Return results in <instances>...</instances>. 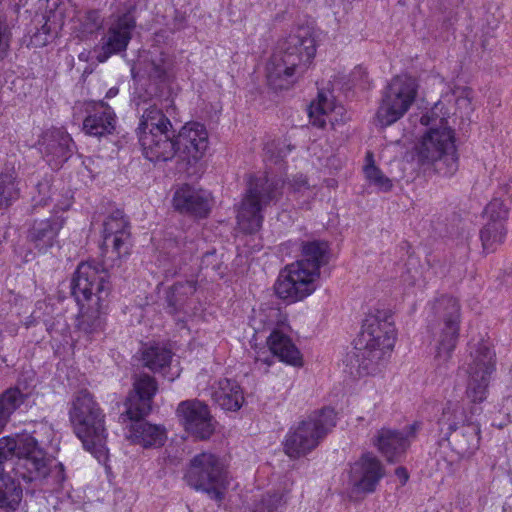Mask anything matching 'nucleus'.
Wrapping results in <instances>:
<instances>
[{"instance_id":"f257e3e1","label":"nucleus","mask_w":512,"mask_h":512,"mask_svg":"<svg viewBox=\"0 0 512 512\" xmlns=\"http://www.w3.org/2000/svg\"><path fill=\"white\" fill-rule=\"evenodd\" d=\"M451 114L443 100L436 102L420 117V123L428 129L416 145L419 162L433 165L444 176H451L458 169L454 131L448 125Z\"/></svg>"},{"instance_id":"f03ea898","label":"nucleus","mask_w":512,"mask_h":512,"mask_svg":"<svg viewBox=\"0 0 512 512\" xmlns=\"http://www.w3.org/2000/svg\"><path fill=\"white\" fill-rule=\"evenodd\" d=\"M316 54L314 32L309 26H299L280 43L270 57L267 80L275 89L288 88L296 74H302Z\"/></svg>"},{"instance_id":"7ed1b4c3","label":"nucleus","mask_w":512,"mask_h":512,"mask_svg":"<svg viewBox=\"0 0 512 512\" xmlns=\"http://www.w3.org/2000/svg\"><path fill=\"white\" fill-rule=\"evenodd\" d=\"M327 244L312 241L303 244L302 259L287 265L278 276L275 292L283 300L301 301L316 290L319 269L326 263Z\"/></svg>"},{"instance_id":"20e7f679","label":"nucleus","mask_w":512,"mask_h":512,"mask_svg":"<svg viewBox=\"0 0 512 512\" xmlns=\"http://www.w3.org/2000/svg\"><path fill=\"white\" fill-rule=\"evenodd\" d=\"M395 342V328L386 313L377 311L366 316L356 340L352 357L359 375L374 374L390 354Z\"/></svg>"},{"instance_id":"39448f33","label":"nucleus","mask_w":512,"mask_h":512,"mask_svg":"<svg viewBox=\"0 0 512 512\" xmlns=\"http://www.w3.org/2000/svg\"><path fill=\"white\" fill-rule=\"evenodd\" d=\"M68 415L73 431L81 440L83 447L99 462L106 461L108 449L105 416L93 395L87 390L76 392L70 401Z\"/></svg>"},{"instance_id":"423d86ee","label":"nucleus","mask_w":512,"mask_h":512,"mask_svg":"<svg viewBox=\"0 0 512 512\" xmlns=\"http://www.w3.org/2000/svg\"><path fill=\"white\" fill-rule=\"evenodd\" d=\"M71 289L78 302L94 301L97 307L96 312L81 314L78 328L86 334L100 331L103 325L100 312L111 290L108 271L99 263L82 262L74 274Z\"/></svg>"},{"instance_id":"0eeeda50","label":"nucleus","mask_w":512,"mask_h":512,"mask_svg":"<svg viewBox=\"0 0 512 512\" xmlns=\"http://www.w3.org/2000/svg\"><path fill=\"white\" fill-rule=\"evenodd\" d=\"M133 392L126 402V414L130 420H135L129 428L127 438L134 444L144 448L162 446L166 440L165 429L140 419L151 410L153 396L157 391V384L153 377L140 375L134 382Z\"/></svg>"},{"instance_id":"6e6552de","label":"nucleus","mask_w":512,"mask_h":512,"mask_svg":"<svg viewBox=\"0 0 512 512\" xmlns=\"http://www.w3.org/2000/svg\"><path fill=\"white\" fill-rule=\"evenodd\" d=\"M474 407L467 414L459 401L448 400L439 419L442 431L452 450L460 457H468L479 448L480 426L473 419L478 412Z\"/></svg>"},{"instance_id":"1a4fd4ad","label":"nucleus","mask_w":512,"mask_h":512,"mask_svg":"<svg viewBox=\"0 0 512 512\" xmlns=\"http://www.w3.org/2000/svg\"><path fill=\"white\" fill-rule=\"evenodd\" d=\"M280 183L261 175L250 179L247 192L237 213L239 228L246 233L258 231L263 222L262 211L280 196Z\"/></svg>"},{"instance_id":"9d476101","label":"nucleus","mask_w":512,"mask_h":512,"mask_svg":"<svg viewBox=\"0 0 512 512\" xmlns=\"http://www.w3.org/2000/svg\"><path fill=\"white\" fill-rule=\"evenodd\" d=\"M336 425V413L324 408L309 415L287 433L284 450L291 458L306 455L315 449L327 433Z\"/></svg>"},{"instance_id":"9b49d317","label":"nucleus","mask_w":512,"mask_h":512,"mask_svg":"<svg viewBox=\"0 0 512 512\" xmlns=\"http://www.w3.org/2000/svg\"><path fill=\"white\" fill-rule=\"evenodd\" d=\"M253 326L256 330H271L267 343L271 352L281 361L294 366L301 365L300 352L287 334L290 330L287 316L280 309L268 307L260 310L253 318Z\"/></svg>"},{"instance_id":"f8f14e48","label":"nucleus","mask_w":512,"mask_h":512,"mask_svg":"<svg viewBox=\"0 0 512 512\" xmlns=\"http://www.w3.org/2000/svg\"><path fill=\"white\" fill-rule=\"evenodd\" d=\"M418 85L408 75L394 77L382 92L376 121L382 127L392 125L401 119L414 103Z\"/></svg>"},{"instance_id":"ddd939ff","label":"nucleus","mask_w":512,"mask_h":512,"mask_svg":"<svg viewBox=\"0 0 512 512\" xmlns=\"http://www.w3.org/2000/svg\"><path fill=\"white\" fill-rule=\"evenodd\" d=\"M185 480L189 486L207 493L216 501L222 500L223 489L228 484L224 465L209 452L199 453L190 460Z\"/></svg>"},{"instance_id":"4468645a","label":"nucleus","mask_w":512,"mask_h":512,"mask_svg":"<svg viewBox=\"0 0 512 512\" xmlns=\"http://www.w3.org/2000/svg\"><path fill=\"white\" fill-rule=\"evenodd\" d=\"M495 353L485 343H479L470 352L466 396L470 402L481 403L487 398L488 384L494 371Z\"/></svg>"},{"instance_id":"2eb2a0df","label":"nucleus","mask_w":512,"mask_h":512,"mask_svg":"<svg viewBox=\"0 0 512 512\" xmlns=\"http://www.w3.org/2000/svg\"><path fill=\"white\" fill-rule=\"evenodd\" d=\"M436 308L442 312L444 324L436 339L434 363L437 368H442L451 359L456 346L459 330V304L455 298L443 296L437 301Z\"/></svg>"},{"instance_id":"dca6fc26","label":"nucleus","mask_w":512,"mask_h":512,"mask_svg":"<svg viewBox=\"0 0 512 512\" xmlns=\"http://www.w3.org/2000/svg\"><path fill=\"white\" fill-rule=\"evenodd\" d=\"M135 26V18L131 12L112 17L108 31L102 38L101 51L97 55V60L105 62L111 55L125 51Z\"/></svg>"},{"instance_id":"f3484780","label":"nucleus","mask_w":512,"mask_h":512,"mask_svg":"<svg viewBox=\"0 0 512 512\" xmlns=\"http://www.w3.org/2000/svg\"><path fill=\"white\" fill-rule=\"evenodd\" d=\"M44 439L34 437V444L31 449H25L22 456L15 460V463H8L11 473L18 479L25 482L42 481L50 472L48 459L45 452L39 447Z\"/></svg>"},{"instance_id":"a211bd4d","label":"nucleus","mask_w":512,"mask_h":512,"mask_svg":"<svg viewBox=\"0 0 512 512\" xmlns=\"http://www.w3.org/2000/svg\"><path fill=\"white\" fill-rule=\"evenodd\" d=\"M177 414L185 430L197 438L207 439L215 430L208 406L197 399L182 401Z\"/></svg>"},{"instance_id":"6ab92c4d","label":"nucleus","mask_w":512,"mask_h":512,"mask_svg":"<svg viewBox=\"0 0 512 512\" xmlns=\"http://www.w3.org/2000/svg\"><path fill=\"white\" fill-rule=\"evenodd\" d=\"M420 424L414 422L401 431L390 428L380 429L374 439V445L388 462H397L415 438Z\"/></svg>"},{"instance_id":"aec40b11","label":"nucleus","mask_w":512,"mask_h":512,"mask_svg":"<svg viewBox=\"0 0 512 512\" xmlns=\"http://www.w3.org/2000/svg\"><path fill=\"white\" fill-rule=\"evenodd\" d=\"M509 207L501 199L491 200L484 214L487 222L480 232L483 248L487 251L494 250V246L501 244L507 234L506 221L509 216Z\"/></svg>"},{"instance_id":"412c9836","label":"nucleus","mask_w":512,"mask_h":512,"mask_svg":"<svg viewBox=\"0 0 512 512\" xmlns=\"http://www.w3.org/2000/svg\"><path fill=\"white\" fill-rule=\"evenodd\" d=\"M384 475L382 462L373 453L367 452L351 466L350 481L358 492L372 493Z\"/></svg>"},{"instance_id":"4be33fe9","label":"nucleus","mask_w":512,"mask_h":512,"mask_svg":"<svg viewBox=\"0 0 512 512\" xmlns=\"http://www.w3.org/2000/svg\"><path fill=\"white\" fill-rule=\"evenodd\" d=\"M175 141L177 153L189 163L196 162L208 148V132L203 124L189 122L181 128Z\"/></svg>"},{"instance_id":"5701e85b","label":"nucleus","mask_w":512,"mask_h":512,"mask_svg":"<svg viewBox=\"0 0 512 512\" xmlns=\"http://www.w3.org/2000/svg\"><path fill=\"white\" fill-rule=\"evenodd\" d=\"M173 206L180 213L206 217L212 206L211 195L205 190L185 184L175 191Z\"/></svg>"},{"instance_id":"b1692460","label":"nucleus","mask_w":512,"mask_h":512,"mask_svg":"<svg viewBox=\"0 0 512 512\" xmlns=\"http://www.w3.org/2000/svg\"><path fill=\"white\" fill-rule=\"evenodd\" d=\"M73 141L68 133L61 129L46 131L39 141L40 152L47 157L52 167L65 162L73 152Z\"/></svg>"},{"instance_id":"393cba45","label":"nucleus","mask_w":512,"mask_h":512,"mask_svg":"<svg viewBox=\"0 0 512 512\" xmlns=\"http://www.w3.org/2000/svg\"><path fill=\"white\" fill-rule=\"evenodd\" d=\"M129 232L127 221L121 211H115L107 217L103 225V246L112 247L118 255L128 253Z\"/></svg>"},{"instance_id":"a878e982","label":"nucleus","mask_w":512,"mask_h":512,"mask_svg":"<svg viewBox=\"0 0 512 512\" xmlns=\"http://www.w3.org/2000/svg\"><path fill=\"white\" fill-rule=\"evenodd\" d=\"M65 219L62 215H53L49 219L35 221L29 232V240L41 253H45L57 242L59 231L63 228Z\"/></svg>"},{"instance_id":"bb28decb","label":"nucleus","mask_w":512,"mask_h":512,"mask_svg":"<svg viewBox=\"0 0 512 512\" xmlns=\"http://www.w3.org/2000/svg\"><path fill=\"white\" fill-rule=\"evenodd\" d=\"M211 398L226 411H238L245 402L244 392L236 380L223 378L211 386Z\"/></svg>"},{"instance_id":"cd10ccee","label":"nucleus","mask_w":512,"mask_h":512,"mask_svg":"<svg viewBox=\"0 0 512 512\" xmlns=\"http://www.w3.org/2000/svg\"><path fill=\"white\" fill-rule=\"evenodd\" d=\"M139 143L143 155L152 162L170 160L177 153L176 141L170 137L169 132L141 136Z\"/></svg>"},{"instance_id":"c85d7f7f","label":"nucleus","mask_w":512,"mask_h":512,"mask_svg":"<svg viewBox=\"0 0 512 512\" xmlns=\"http://www.w3.org/2000/svg\"><path fill=\"white\" fill-rule=\"evenodd\" d=\"M116 115L104 101H100L83 121V130L94 137L112 134L115 130Z\"/></svg>"},{"instance_id":"c756f323","label":"nucleus","mask_w":512,"mask_h":512,"mask_svg":"<svg viewBox=\"0 0 512 512\" xmlns=\"http://www.w3.org/2000/svg\"><path fill=\"white\" fill-rule=\"evenodd\" d=\"M34 436L28 433L4 436L0 438V473L11 472L8 463H15L25 449H31Z\"/></svg>"},{"instance_id":"7c9ffc66","label":"nucleus","mask_w":512,"mask_h":512,"mask_svg":"<svg viewBox=\"0 0 512 512\" xmlns=\"http://www.w3.org/2000/svg\"><path fill=\"white\" fill-rule=\"evenodd\" d=\"M344 108L341 105H336L332 98L326 93L319 92L316 102H312L308 109L310 122L319 128H323L327 122L334 125L339 121V116H342Z\"/></svg>"},{"instance_id":"2f4dec72","label":"nucleus","mask_w":512,"mask_h":512,"mask_svg":"<svg viewBox=\"0 0 512 512\" xmlns=\"http://www.w3.org/2000/svg\"><path fill=\"white\" fill-rule=\"evenodd\" d=\"M172 124L168 117L156 106L148 107L137 128L138 138L145 135L153 136L158 133L169 132Z\"/></svg>"},{"instance_id":"473e14b6","label":"nucleus","mask_w":512,"mask_h":512,"mask_svg":"<svg viewBox=\"0 0 512 512\" xmlns=\"http://www.w3.org/2000/svg\"><path fill=\"white\" fill-rule=\"evenodd\" d=\"M138 65V72H136V66L131 69L134 78H136V74L142 72L143 75H147L151 79L160 81L165 79L169 68L167 57L163 53H145L140 56Z\"/></svg>"},{"instance_id":"72a5a7b5","label":"nucleus","mask_w":512,"mask_h":512,"mask_svg":"<svg viewBox=\"0 0 512 512\" xmlns=\"http://www.w3.org/2000/svg\"><path fill=\"white\" fill-rule=\"evenodd\" d=\"M11 472L0 473V508L16 510L22 500L19 479Z\"/></svg>"},{"instance_id":"f704fd0d","label":"nucleus","mask_w":512,"mask_h":512,"mask_svg":"<svg viewBox=\"0 0 512 512\" xmlns=\"http://www.w3.org/2000/svg\"><path fill=\"white\" fill-rule=\"evenodd\" d=\"M28 394L23 393L18 387H11L0 394V432L10 421L11 415L19 409L27 400Z\"/></svg>"},{"instance_id":"c9c22d12","label":"nucleus","mask_w":512,"mask_h":512,"mask_svg":"<svg viewBox=\"0 0 512 512\" xmlns=\"http://www.w3.org/2000/svg\"><path fill=\"white\" fill-rule=\"evenodd\" d=\"M171 358V351L159 345L149 346L142 352L143 365L152 371L165 368L170 363Z\"/></svg>"},{"instance_id":"e433bc0d","label":"nucleus","mask_w":512,"mask_h":512,"mask_svg":"<svg viewBox=\"0 0 512 512\" xmlns=\"http://www.w3.org/2000/svg\"><path fill=\"white\" fill-rule=\"evenodd\" d=\"M17 197L18 189L14 175L12 173L0 175V209L8 207Z\"/></svg>"},{"instance_id":"4c0bfd02","label":"nucleus","mask_w":512,"mask_h":512,"mask_svg":"<svg viewBox=\"0 0 512 512\" xmlns=\"http://www.w3.org/2000/svg\"><path fill=\"white\" fill-rule=\"evenodd\" d=\"M291 150V145L281 140L269 141L264 146L266 159L274 163L286 157Z\"/></svg>"},{"instance_id":"58836bf2","label":"nucleus","mask_w":512,"mask_h":512,"mask_svg":"<svg viewBox=\"0 0 512 512\" xmlns=\"http://www.w3.org/2000/svg\"><path fill=\"white\" fill-rule=\"evenodd\" d=\"M368 181L382 191H389L392 188L391 180L386 177L375 165L369 164L364 169Z\"/></svg>"},{"instance_id":"ea45409f","label":"nucleus","mask_w":512,"mask_h":512,"mask_svg":"<svg viewBox=\"0 0 512 512\" xmlns=\"http://www.w3.org/2000/svg\"><path fill=\"white\" fill-rule=\"evenodd\" d=\"M283 495L275 492L273 494H266L257 502L251 512H276L278 507L282 504Z\"/></svg>"},{"instance_id":"a19ab883","label":"nucleus","mask_w":512,"mask_h":512,"mask_svg":"<svg viewBox=\"0 0 512 512\" xmlns=\"http://www.w3.org/2000/svg\"><path fill=\"white\" fill-rule=\"evenodd\" d=\"M102 26V19L97 11H90L86 14L85 20L82 23L83 33H93Z\"/></svg>"},{"instance_id":"79ce46f5","label":"nucleus","mask_w":512,"mask_h":512,"mask_svg":"<svg viewBox=\"0 0 512 512\" xmlns=\"http://www.w3.org/2000/svg\"><path fill=\"white\" fill-rule=\"evenodd\" d=\"M307 185V181H306V178L302 175L296 177L293 179V182L291 184V186L293 187V189L295 191H300L303 187H305Z\"/></svg>"},{"instance_id":"37998d69","label":"nucleus","mask_w":512,"mask_h":512,"mask_svg":"<svg viewBox=\"0 0 512 512\" xmlns=\"http://www.w3.org/2000/svg\"><path fill=\"white\" fill-rule=\"evenodd\" d=\"M182 288H186V289H187L189 292H191V293L195 290V288H194L193 284H192V283H190V282H187V283H186V286H184V285H182V284L178 283V284H175V285L173 286V288H172L173 293H179V292H180V290H181Z\"/></svg>"},{"instance_id":"c03bdc74","label":"nucleus","mask_w":512,"mask_h":512,"mask_svg":"<svg viewBox=\"0 0 512 512\" xmlns=\"http://www.w3.org/2000/svg\"><path fill=\"white\" fill-rule=\"evenodd\" d=\"M353 81H359L362 80L363 76L365 75V71L361 68H355V70L352 72Z\"/></svg>"},{"instance_id":"a18cd8bd","label":"nucleus","mask_w":512,"mask_h":512,"mask_svg":"<svg viewBox=\"0 0 512 512\" xmlns=\"http://www.w3.org/2000/svg\"><path fill=\"white\" fill-rule=\"evenodd\" d=\"M395 473L402 480V483H405L408 480V474L405 468L399 467L396 469Z\"/></svg>"},{"instance_id":"49530a36","label":"nucleus","mask_w":512,"mask_h":512,"mask_svg":"<svg viewBox=\"0 0 512 512\" xmlns=\"http://www.w3.org/2000/svg\"><path fill=\"white\" fill-rule=\"evenodd\" d=\"M118 94V88L116 87H111L107 93H106V98H112V97H115L116 95Z\"/></svg>"},{"instance_id":"de8ad7c7","label":"nucleus","mask_w":512,"mask_h":512,"mask_svg":"<svg viewBox=\"0 0 512 512\" xmlns=\"http://www.w3.org/2000/svg\"><path fill=\"white\" fill-rule=\"evenodd\" d=\"M42 428L45 430V433L47 434L46 441L49 442L50 441V435H51L52 431H51L50 427H48L46 425H44Z\"/></svg>"},{"instance_id":"09e8293b","label":"nucleus","mask_w":512,"mask_h":512,"mask_svg":"<svg viewBox=\"0 0 512 512\" xmlns=\"http://www.w3.org/2000/svg\"><path fill=\"white\" fill-rule=\"evenodd\" d=\"M458 103H468V100L463 98V99H458Z\"/></svg>"}]
</instances>
